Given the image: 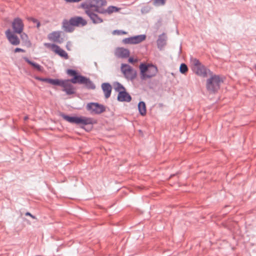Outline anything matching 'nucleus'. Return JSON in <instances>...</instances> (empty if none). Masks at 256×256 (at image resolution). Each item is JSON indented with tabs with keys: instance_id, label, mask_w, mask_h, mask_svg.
I'll return each mask as SVG.
<instances>
[{
	"instance_id": "obj_28",
	"label": "nucleus",
	"mask_w": 256,
	"mask_h": 256,
	"mask_svg": "<svg viewBox=\"0 0 256 256\" xmlns=\"http://www.w3.org/2000/svg\"><path fill=\"white\" fill-rule=\"evenodd\" d=\"M20 38L22 40L26 43V44H30V41L28 40V36L25 33H22L20 35Z\"/></svg>"
},
{
	"instance_id": "obj_18",
	"label": "nucleus",
	"mask_w": 256,
	"mask_h": 256,
	"mask_svg": "<svg viewBox=\"0 0 256 256\" xmlns=\"http://www.w3.org/2000/svg\"><path fill=\"white\" fill-rule=\"evenodd\" d=\"M102 90L104 93V96L106 98H109L111 94L112 87L111 86L106 83L103 84L102 86Z\"/></svg>"
},
{
	"instance_id": "obj_35",
	"label": "nucleus",
	"mask_w": 256,
	"mask_h": 256,
	"mask_svg": "<svg viewBox=\"0 0 256 256\" xmlns=\"http://www.w3.org/2000/svg\"><path fill=\"white\" fill-rule=\"evenodd\" d=\"M71 46V44L70 42H68L66 44V48L68 50H70V47Z\"/></svg>"
},
{
	"instance_id": "obj_26",
	"label": "nucleus",
	"mask_w": 256,
	"mask_h": 256,
	"mask_svg": "<svg viewBox=\"0 0 256 256\" xmlns=\"http://www.w3.org/2000/svg\"><path fill=\"white\" fill-rule=\"evenodd\" d=\"M180 71L182 74H186L188 71L186 65L184 64H182L180 66Z\"/></svg>"
},
{
	"instance_id": "obj_32",
	"label": "nucleus",
	"mask_w": 256,
	"mask_h": 256,
	"mask_svg": "<svg viewBox=\"0 0 256 256\" xmlns=\"http://www.w3.org/2000/svg\"><path fill=\"white\" fill-rule=\"evenodd\" d=\"M36 78L38 80L46 82H48V78H40L39 77H36Z\"/></svg>"
},
{
	"instance_id": "obj_12",
	"label": "nucleus",
	"mask_w": 256,
	"mask_h": 256,
	"mask_svg": "<svg viewBox=\"0 0 256 256\" xmlns=\"http://www.w3.org/2000/svg\"><path fill=\"white\" fill-rule=\"evenodd\" d=\"M6 35L8 40L12 44L16 46L20 44V40L10 30L8 29L6 30Z\"/></svg>"
},
{
	"instance_id": "obj_3",
	"label": "nucleus",
	"mask_w": 256,
	"mask_h": 256,
	"mask_svg": "<svg viewBox=\"0 0 256 256\" xmlns=\"http://www.w3.org/2000/svg\"><path fill=\"white\" fill-rule=\"evenodd\" d=\"M190 62V68L192 70L199 76L204 78L206 77L208 72H210L196 58H192Z\"/></svg>"
},
{
	"instance_id": "obj_27",
	"label": "nucleus",
	"mask_w": 256,
	"mask_h": 256,
	"mask_svg": "<svg viewBox=\"0 0 256 256\" xmlns=\"http://www.w3.org/2000/svg\"><path fill=\"white\" fill-rule=\"evenodd\" d=\"M44 45L46 48H50L54 52V51L56 49V48H57V46H58L56 44H50V43H45L44 44Z\"/></svg>"
},
{
	"instance_id": "obj_22",
	"label": "nucleus",
	"mask_w": 256,
	"mask_h": 256,
	"mask_svg": "<svg viewBox=\"0 0 256 256\" xmlns=\"http://www.w3.org/2000/svg\"><path fill=\"white\" fill-rule=\"evenodd\" d=\"M166 36L164 34H162L160 36L158 41V47H162L166 44Z\"/></svg>"
},
{
	"instance_id": "obj_14",
	"label": "nucleus",
	"mask_w": 256,
	"mask_h": 256,
	"mask_svg": "<svg viewBox=\"0 0 256 256\" xmlns=\"http://www.w3.org/2000/svg\"><path fill=\"white\" fill-rule=\"evenodd\" d=\"M115 55L118 58H126L129 56L130 52L127 49L118 48L115 51Z\"/></svg>"
},
{
	"instance_id": "obj_29",
	"label": "nucleus",
	"mask_w": 256,
	"mask_h": 256,
	"mask_svg": "<svg viewBox=\"0 0 256 256\" xmlns=\"http://www.w3.org/2000/svg\"><path fill=\"white\" fill-rule=\"evenodd\" d=\"M28 20L29 21H32L34 23L36 24V26H37L38 28L40 27V22L36 19V18H34L30 17V18H28Z\"/></svg>"
},
{
	"instance_id": "obj_8",
	"label": "nucleus",
	"mask_w": 256,
	"mask_h": 256,
	"mask_svg": "<svg viewBox=\"0 0 256 256\" xmlns=\"http://www.w3.org/2000/svg\"><path fill=\"white\" fill-rule=\"evenodd\" d=\"M86 108L92 114H100L104 112L106 110L105 107L98 103H90L86 106Z\"/></svg>"
},
{
	"instance_id": "obj_36",
	"label": "nucleus",
	"mask_w": 256,
	"mask_h": 256,
	"mask_svg": "<svg viewBox=\"0 0 256 256\" xmlns=\"http://www.w3.org/2000/svg\"><path fill=\"white\" fill-rule=\"evenodd\" d=\"M26 216H30L31 218H32L34 219H35L36 218V217L34 216L33 215H32L29 212H27L26 214Z\"/></svg>"
},
{
	"instance_id": "obj_1",
	"label": "nucleus",
	"mask_w": 256,
	"mask_h": 256,
	"mask_svg": "<svg viewBox=\"0 0 256 256\" xmlns=\"http://www.w3.org/2000/svg\"><path fill=\"white\" fill-rule=\"evenodd\" d=\"M106 4V2L104 0H88L87 2L82 4V7L84 9L85 12L94 23L98 24L102 22V20L98 16L96 12L104 14V10L102 6Z\"/></svg>"
},
{
	"instance_id": "obj_9",
	"label": "nucleus",
	"mask_w": 256,
	"mask_h": 256,
	"mask_svg": "<svg viewBox=\"0 0 256 256\" xmlns=\"http://www.w3.org/2000/svg\"><path fill=\"white\" fill-rule=\"evenodd\" d=\"M12 25L14 32L18 34L22 33L24 28V24L21 18H15L13 20Z\"/></svg>"
},
{
	"instance_id": "obj_15",
	"label": "nucleus",
	"mask_w": 256,
	"mask_h": 256,
	"mask_svg": "<svg viewBox=\"0 0 256 256\" xmlns=\"http://www.w3.org/2000/svg\"><path fill=\"white\" fill-rule=\"evenodd\" d=\"M60 32L58 31L53 32L50 33L48 36L49 40L54 42H58L59 43H61L62 41L60 40Z\"/></svg>"
},
{
	"instance_id": "obj_33",
	"label": "nucleus",
	"mask_w": 256,
	"mask_h": 256,
	"mask_svg": "<svg viewBox=\"0 0 256 256\" xmlns=\"http://www.w3.org/2000/svg\"><path fill=\"white\" fill-rule=\"evenodd\" d=\"M14 52H25V50L23 49H22L20 48H16L15 50H14Z\"/></svg>"
},
{
	"instance_id": "obj_25",
	"label": "nucleus",
	"mask_w": 256,
	"mask_h": 256,
	"mask_svg": "<svg viewBox=\"0 0 256 256\" xmlns=\"http://www.w3.org/2000/svg\"><path fill=\"white\" fill-rule=\"evenodd\" d=\"M119 8L116 6H109L106 10H104V13H108L109 14H112L114 12H116L118 10Z\"/></svg>"
},
{
	"instance_id": "obj_10",
	"label": "nucleus",
	"mask_w": 256,
	"mask_h": 256,
	"mask_svg": "<svg viewBox=\"0 0 256 256\" xmlns=\"http://www.w3.org/2000/svg\"><path fill=\"white\" fill-rule=\"evenodd\" d=\"M146 38V35L141 34L128 38H126L123 40V42L125 44H138L144 40Z\"/></svg>"
},
{
	"instance_id": "obj_2",
	"label": "nucleus",
	"mask_w": 256,
	"mask_h": 256,
	"mask_svg": "<svg viewBox=\"0 0 256 256\" xmlns=\"http://www.w3.org/2000/svg\"><path fill=\"white\" fill-rule=\"evenodd\" d=\"M67 74L70 76H74L72 79L70 80L72 84L78 83L80 84H84L88 88H95L94 84L89 78L78 74L76 70H67Z\"/></svg>"
},
{
	"instance_id": "obj_34",
	"label": "nucleus",
	"mask_w": 256,
	"mask_h": 256,
	"mask_svg": "<svg viewBox=\"0 0 256 256\" xmlns=\"http://www.w3.org/2000/svg\"><path fill=\"white\" fill-rule=\"evenodd\" d=\"M67 2H78L82 0H64Z\"/></svg>"
},
{
	"instance_id": "obj_38",
	"label": "nucleus",
	"mask_w": 256,
	"mask_h": 256,
	"mask_svg": "<svg viewBox=\"0 0 256 256\" xmlns=\"http://www.w3.org/2000/svg\"><path fill=\"white\" fill-rule=\"evenodd\" d=\"M28 119V117L27 116H25V117L24 118V120H27Z\"/></svg>"
},
{
	"instance_id": "obj_16",
	"label": "nucleus",
	"mask_w": 256,
	"mask_h": 256,
	"mask_svg": "<svg viewBox=\"0 0 256 256\" xmlns=\"http://www.w3.org/2000/svg\"><path fill=\"white\" fill-rule=\"evenodd\" d=\"M118 100L120 102H130L131 96L126 92H120L118 96Z\"/></svg>"
},
{
	"instance_id": "obj_7",
	"label": "nucleus",
	"mask_w": 256,
	"mask_h": 256,
	"mask_svg": "<svg viewBox=\"0 0 256 256\" xmlns=\"http://www.w3.org/2000/svg\"><path fill=\"white\" fill-rule=\"evenodd\" d=\"M121 70L126 78L132 80L136 78V72L129 65L126 64H122L121 66Z\"/></svg>"
},
{
	"instance_id": "obj_24",
	"label": "nucleus",
	"mask_w": 256,
	"mask_h": 256,
	"mask_svg": "<svg viewBox=\"0 0 256 256\" xmlns=\"http://www.w3.org/2000/svg\"><path fill=\"white\" fill-rule=\"evenodd\" d=\"M114 86L115 90L118 92H124V87L120 83L116 82L114 84Z\"/></svg>"
},
{
	"instance_id": "obj_30",
	"label": "nucleus",
	"mask_w": 256,
	"mask_h": 256,
	"mask_svg": "<svg viewBox=\"0 0 256 256\" xmlns=\"http://www.w3.org/2000/svg\"><path fill=\"white\" fill-rule=\"evenodd\" d=\"M166 2V0H154V4L158 6L164 5Z\"/></svg>"
},
{
	"instance_id": "obj_37",
	"label": "nucleus",
	"mask_w": 256,
	"mask_h": 256,
	"mask_svg": "<svg viewBox=\"0 0 256 256\" xmlns=\"http://www.w3.org/2000/svg\"><path fill=\"white\" fill-rule=\"evenodd\" d=\"M128 62H130L132 63V62H136V60H134L132 58H130L128 59Z\"/></svg>"
},
{
	"instance_id": "obj_20",
	"label": "nucleus",
	"mask_w": 256,
	"mask_h": 256,
	"mask_svg": "<svg viewBox=\"0 0 256 256\" xmlns=\"http://www.w3.org/2000/svg\"><path fill=\"white\" fill-rule=\"evenodd\" d=\"M138 108L140 113L142 116H145L146 114V104L143 102H140L138 104Z\"/></svg>"
},
{
	"instance_id": "obj_6",
	"label": "nucleus",
	"mask_w": 256,
	"mask_h": 256,
	"mask_svg": "<svg viewBox=\"0 0 256 256\" xmlns=\"http://www.w3.org/2000/svg\"><path fill=\"white\" fill-rule=\"evenodd\" d=\"M60 116L66 121L72 124H82L87 125L92 123V120L90 118L84 116H70L64 114H60Z\"/></svg>"
},
{
	"instance_id": "obj_17",
	"label": "nucleus",
	"mask_w": 256,
	"mask_h": 256,
	"mask_svg": "<svg viewBox=\"0 0 256 256\" xmlns=\"http://www.w3.org/2000/svg\"><path fill=\"white\" fill-rule=\"evenodd\" d=\"M74 25L70 22V19L69 21L64 20L62 22L63 28L67 32H72L74 30Z\"/></svg>"
},
{
	"instance_id": "obj_5",
	"label": "nucleus",
	"mask_w": 256,
	"mask_h": 256,
	"mask_svg": "<svg viewBox=\"0 0 256 256\" xmlns=\"http://www.w3.org/2000/svg\"><path fill=\"white\" fill-rule=\"evenodd\" d=\"M140 68L142 80H146L155 76L158 71L156 66L151 64H141L140 66Z\"/></svg>"
},
{
	"instance_id": "obj_23",
	"label": "nucleus",
	"mask_w": 256,
	"mask_h": 256,
	"mask_svg": "<svg viewBox=\"0 0 256 256\" xmlns=\"http://www.w3.org/2000/svg\"><path fill=\"white\" fill-rule=\"evenodd\" d=\"M62 80L58 79H50L48 78V83L52 85L60 86L61 84Z\"/></svg>"
},
{
	"instance_id": "obj_4",
	"label": "nucleus",
	"mask_w": 256,
	"mask_h": 256,
	"mask_svg": "<svg viewBox=\"0 0 256 256\" xmlns=\"http://www.w3.org/2000/svg\"><path fill=\"white\" fill-rule=\"evenodd\" d=\"M222 82L223 80L219 76H212L206 80V89L210 92L214 93L219 90L220 85Z\"/></svg>"
},
{
	"instance_id": "obj_19",
	"label": "nucleus",
	"mask_w": 256,
	"mask_h": 256,
	"mask_svg": "<svg viewBox=\"0 0 256 256\" xmlns=\"http://www.w3.org/2000/svg\"><path fill=\"white\" fill-rule=\"evenodd\" d=\"M54 52L66 60L68 58V54L64 50L62 49L59 46H58L57 48H56Z\"/></svg>"
},
{
	"instance_id": "obj_21",
	"label": "nucleus",
	"mask_w": 256,
	"mask_h": 256,
	"mask_svg": "<svg viewBox=\"0 0 256 256\" xmlns=\"http://www.w3.org/2000/svg\"><path fill=\"white\" fill-rule=\"evenodd\" d=\"M24 59L28 64H30L34 68L38 71L42 72V68L40 64L30 60L26 58H24Z\"/></svg>"
},
{
	"instance_id": "obj_11",
	"label": "nucleus",
	"mask_w": 256,
	"mask_h": 256,
	"mask_svg": "<svg viewBox=\"0 0 256 256\" xmlns=\"http://www.w3.org/2000/svg\"><path fill=\"white\" fill-rule=\"evenodd\" d=\"M70 80H62L60 86L63 88V90L68 94H73L75 92V89Z\"/></svg>"
},
{
	"instance_id": "obj_31",
	"label": "nucleus",
	"mask_w": 256,
	"mask_h": 256,
	"mask_svg": "<svg viewBox=\"0 0 256 256\" xmlns=\"http://www.w3.org/2000/svg\"><path fill=\"white\" fill-rule=\"evenodd\" d=\"M112 34H127L126 32L122 31V30H115L113 32Z\"/></svg>"
},
{
	"instance_id": "obj_13",
	"label": "nucleus",
	"mask_w": 256,
	"mask_h": 256,
	"mask_svg": "<svg viewBox=\"0 0 256 256\" xmlns=\"http://www.w3.org/2000/svg\"><path fill=\"white\" fill-rule=\"evenodd\" d=\"M70 22L74 26H84L86 24V21L80 16H76L70 18Z\"/></svg>"
}]
</instances>
